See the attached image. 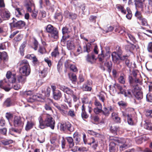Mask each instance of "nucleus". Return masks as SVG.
Wrapping results in <instances>:
<instances>
[{"label": "nucleus", "mask_w": 152, "mask_h": 152, "mask_svg": "<svg viewBox=\"0 0 152 152\" xmlns=\"http://www.w3.org/2000/svg\"><path fill=\"white\" fill-rule=\"evenodd\" d=\"M34 5L33 3L29 2H28L26 5V7L27 10V11L28 12H31V7Z\"/></svg>", "instance_id": "4c0bfd02"}, {"label": "nucleus", "mask_w": 152, "mask_h": 152, "mask_svg": "<svg viewBox=\"0 0 152 152\" xmlns=\"http://www.w3.org/2000/svg\"><path fill=\"white\" fill-rule=\"evenodd\" d=\"M7 57V53L6 52L0 53V59L5 61Z\"/></svg>", "instance_id": "f704fd0d"}, {"label": "nucleus", "mask_w": 152, "mask_h": 152, "mask_svg": "<svg viewBox=\"0 0 152 152\" xmlns=\"http://www.w3.org/2000/svg\"><path fill=\"white\" fill-rule=\"evenodd\" d=\"M110 56V54L108 52L105 53L102 52L101 53L98 55V58L100 63V67L104 71L105 70V68L103 66L102 64L106 62Z\"/></svg>", "instance_id": "7ed1b4c3"}, {"label": "nucleus", "mask_w": 152, "mask_h": 152, "mask_svg": "<svg viewBox=\"0 0 152 152\" xmlns=\"http://www.w3.org/2000/svg\"><path fill=\"white\" fill-rule=\"evenodd\" d=\"M86 105L85 107H87L88 108V111L89 113H91L92 111V104L91 102H90L89 103Z\"/></svg>", "instance_id": "8fccbe9b"}, {"label": "nucleus", "mask_w": 152, "mask_h": 152, "mask_svg": "<svg viewBox=\"0 0 152 152\" xmlns=\"http://www.w3.org/2000/svg\"><path fill=\"white\" fill-rule=\"evenodd\" d=\"M147 49L149 52L152 53V42L149 43L148 45Z\"/></svg>", "instance_id": "774afa93"}, {"label": "nucleus", "mask_w": 152, "mask_h": 152, "mask_svg": "<svg viewBox=\"0 0 152 152\" xmlns=\"http://www.w3.org/2000/svg\"><path fill=\"white\" fill-rule=\"evenodd\" d=\"M66 140L69 144V148L72 147L74 145V143L72 138L70 137H67Z\"/></svg>", "instance_id": "a878e982"}, {"label": "nucleus", "mask_w": 152, "mask_h": 152, "mask_svg": "<svg viewBox=\"0 0 152 152\" xmlns=\"http://www.w3.org/2000/svg\"><path fill=\"white\" fill-rule=\"evenodd\" d=\"M144 128L149 130L152 129V124L150 122H146L144 124Z\"/></svg>", "instance_id": "72a5a7b5"}, {"label": "nucleus", "mask_w": 152, "mask_h": 152, "mask_svg": "<svg viewBox=\"0 0 152 152\" xmlns=\"http://www.w3.org/2000/svg\"><path fill=\"white\" fill-rule=\"evenodd\" d=\"M7 79L11 83H15L16 81V76L15 74H12L10 71H8L6 74Z\"/></svg>", "instance_id": "6e6552de"}, {"label": "nucleus", "mask_w": 152, "mask_h": 152, "mask_svg": "<svg viewBox=\"0 0 152 152\" xmlns=\"http://www.w3.org/2000/svg\"><path fill=\"white\" fill-rule=\"evenodd\" d=\"M111 139L119 144V149L121 151L127 149L131 145V140L129 139L114 137Z\"/></svg>", "instance_id": "f257e3e1"}, {"label": "nucleus", "mask_w": 152, "mask_h": 152, "mask_svg": "<svg viewBox=\"0 0 152 152\" xmlns=\"http://www.w3.org/2000/svg\"><path fill=\"white\" fill-rule=\"evenodd\" d=\"M67 47L69 50H73L75 48V45L72 42H68L67 43Z\"/></svg>", "instance_id": "58836bf2"}, {"label": "nucleus", "mask_w": 152, "mask_h": 152, "mask_svg": "<svg viewBox=\"0 0 152 152\" xmlns=\"http://www.w3.org/2000/svg\"><path fill=\"white\" fill-rule=\"evenodd\" d=\"M91 101H89L87 97H84L82 100V102L83 103V105H85L89 103Z\"/></svg>", "instance_id": "4d7b16f0"}, {"label": "nucleus", "mask_w": 152, "mask_h": 152, "mask_svg": "<svg viewBox=\"0 0 152 152\" xmlns=\"http://www.w3.org/2000/svg\"><path fill=\"white\" fill-rule=\"evenodd\" d=\"M84 105H83L82 107V112L81 116L83 118H87L88 117V115L87 114L85 111V106Z\"/></svg>", "instance_id": "a211bd4d"}, {"label": "nucleus", "mask_w": 152, "mask_h": 152, "mask_svg": "<svg viewBox=\"0 0 152 152\" xmlns=\"http://www.w3.org/2000/svg\"><path fill=\"white\" fill-rule=\"evenodd\" d=\"M53 105L60 111L61 114L64 116H67L68 112L67 110L68 107L67 106L62 105L61 107L60 105L56 103H53Z\"/></svg>", "instance_id": "0eeeda50"}, {"label": "nucleus", "mask_w": 152, "mask_h": 152, "mask_svg": "<svg viewBox=\"0 0 152 152\" xmlns=\"http://www.w3.org/2000/svg\"><path fill=\"white\" fill-rule=\"evenodd\" d=\"M82 88L83 91H90L92 89L91 87L85 84L83 85Z\"/></svg>", "instance_id": "79ce46f5"}, {"label": "nucleus", "mask_w": 152, "mask_h": 152, "mask_svg": "<svg viewBox=\"0 0 152 152\" xmlns=\"http://www.w3.org/2000/svg\"><path fill=\"white\" fill-rule=\"evenodd\" d=\"M65 99H64V101L65 102L67 103L69 106V107H71L72 106L71 104V99L69 96H66L65 94Z\"/></svg>", "instance_id": "cd10ccee"}, {"label": "nucleus", "mask_w": 152, "mask_h": 152, "mask_svg": "<svg viewBox=\"0 0 152 152\" xmlns=\"http://www.w3.org/2000/svg\"><path fill=\"white\" fill-rule=\"evenodd\" d=\"M125 76L123 74H121L118 78V81L120 83L124 84L125 83Z\"/></svg>", "instance_id": "473e14b6"}, {"label": "nucleus", "mask_w": 152, "mask_h": 152, "mask_svg": "<svg viewBox=\"0 0 152 152\" xmlns=\"http://www.w3.org/2000/svg\"><path fill=\"white\" fill-rule=\"evenodd\" d=\"M25 25V23L23 21L19 20L15 23L14 25L15 27L20 28L23 27Z\"/></svg>", "instance_id": "dca6fc26"}, {"label": "nucleus", "mask_w": 152, "mask_h": 152, "mask_svg": "<svg viewBox=\"0 0 152 152\" xmlns=\"http://www.w3.org/2000/svg\"><path fill=\"white\" fill-rule=\"evenodd\" d=\"M135 15L139 20L141 19V18H142L141 13L138 11H137L135 13Z\"/></svg>", "instance_id": "69168bd1"}, {"label": "nucleus", "mask_w": 152, "mask_h": 152, "mask_svg": "<svg viewBox=\"0 0 152 152\" xmlns=\"http://www.w3.org/2000/svg\"><path fill=\"white\" fill-rule=\"evenodd\" d=\"M118 104L120 107H126L127 106L126 103L123 101L118 102Z\"/></svg>", "instance_id": "0e129e2a"}, {"label": "nucleus", "mask_w": 152, "mask_h": 152, "mask_svg": "<svg viewBox=\"0 0 152 152\" xmlns=\"http://www.w3.org/2000/svg\"><path fill=\"white\" fill-rule=\"evenodd\" d=\"M102 112L103 114L107 116H108L110 113L108 108H107L106 107H104L103 108V110H102Z\"/></svg>", "instance_id": "09e8293b"}, {"label": "nucleus", "mask_w": 152, "mask_h": 152, "mask_svg": "<svg viewBox=\"0 0 152 152\" xmlns=\"http://www.w3.org/2000/svg\"><path fill=\"white\" fill-rule=\"evenodd\" d=\"M146 99L147 101L150 102H152V94H148L146 95Z\"/></svg>", "instance_id": "e2e57ef3"}, {"label": "nucleus", "mask_w": 152, "mask_h": 152, "mask_svg": "<svg viewBox=\"0 0 152 152\" xmlns=\"http://www.w3.org/2000/svg\"><path fill=\"white\" fill-rule=\"evenodd\" d=\"M39 52L41 54H42L45 53L46 52V50L45 48L43 47H40L38 50Z\"/></svg>", "instance_id": "bf43d9fd"}, {"label": "nucleus", "mask_w": 152, "mask_h": 152, "mask_svg": "<svg viewBox=\"0 0 152 152\" xmlns=\"http://www.w3.org/2000/svg\"><path fill=\"white\" fill-rule=\"evenodd\" d=\"M134 1L136 9L140 8L141 10L145 12V4L144 6V3L139 2V1H137L136 0H134Z\"/></svg>", "instance_id": "9d476101"}, {"label": "nucleus", "mask_w": 152, "mask_h": 152, "mask_svg": "<svg viewBox=\"0 0 152 152\" xmlns=\"http://www.w3.org/2000/svg\"><path fill=\"white\" fill-rule=\"evenodd\" d=\"M119 55L116 53L115 52H113L112 54V57L113 61L114 62H116L119 59Z\"/></svg>", "instance_id": "5701e85b"}, {"label": "nucleus", "mask_w": 152, "mask_h": 152, "mask_svg": "<svg viewBox=\"0 0 152 152\" xmlns=\"http://www.w3.org/2000/svg\"><path fill=\"white\" fill-rule=\"evenodd\" d=\"M0 15L3 20H6L10 18L11 13L7 9H1L0 10Z\"/></svg>", "instance_id": "423d86ee"}, {"label": "nucleus", "mask_w": 152, "mask_h": 152, "mask_svg": "<svg viewBox=\"0 0 152 152\" xmlns=\"http://www.w3.org/2000/svg\"><path fill=\"white\" fill-rule=\"evenodd\" d=\"M127 119L129 124L130 125H133V122L132 118V115L131 114L130 115H128Z\"/></svg>", "instance_id": "864d4df0"}, {"label": "nucleus", "mask_w": 152, "mask_h": 152, "mask_svg": "<svg viewBox=\"0 0 152 152\" xmlns=\"http://www.w3.org/2000/svg\"><path fill=\"white\" fill-rule=\"evenodd\" d=\"M38 96L35 95H31L28 98V102H32L36 100H37V98Z\"/></svg>", "instance_id": "c9c22d12"}, {"label": "nucleus", "mask_w": 152, "mask_h": 152, "mask_svg": "<svg viewBox=\"0 0 152 152\" xmlns=\"http://www.w3.org/2000/svg\"><path fill=\"white\" fill-rule=\"evenodd\" d=\"M115 32L119 33L120 34H122L125 32L124 28L121 27H119L118 28L115 29Z\"/></svg>", "instance_id": "37998d69"}, {"label": "nucleus", "mask_w": 152, "mask_h": 152, "mask_svg": "<svg viewBox=\"0 0 152 152\" xmlns=\"http://www.w3.org/2000/svg\"><path fill=\"white\" fill-rule=\"evenodd\" d=\"M14 124L15 126H22L23 125V122L21 121L20 118L18 117H16L15 118Z\"/></svg>", "instance_id": "f8f14e48"}, {"label": "nucleus", "mask_w": 152, "mask_h": 152, "mask_svg": "<svg viewBox=\"0 0 152 152\" xmlns=\"http://www.w3.org/2000/svg\"><path fill=\"white\" fill-rule=\"evenodd\" d=\"M118 150L116 147L115 144L113 142H111L109 145V151L110 152H116Z\"/></svg>", "instance_id": "ddd939ff"}, {"label": "nucleus", "mask_w": 152, "mask_h": 152, "mask_svg": "<svg viewBox=\"0 0 152 152\" xmlns=\"http://www.w3.org/2000/svg\"><path fill=\"white\" fill-rule=\"evenodd\" d=\"M134 95L138 100L141 99L143 98L142 94V92L140 91H136L135 94L134 93Z\"/></svg>", "instance_id": "c85d7f7f"}, {"label": "nucleus", "mask_w": 152, "mask_h": 152, "mask_svg": "<svg viewBox=\"0 0 152 152\" xmlns=\"http://www.w3.org/2000/svg\"><path fill=\"white\" fill-rule=\"evenodd\" d=\"M67 116H69L72 118H73L75 116V114L74 111L71 110H69L68 112Z\"/></svg>", "instance_id": "3c124183"}, {"label": "nucleus", "mask_w": 152, "mask_h": 152, "mask_svg": "<svg viewBox=\"0 0 152 152\" xmlns=\"http://www.w3.org/2000/svg\"><path fill=\"white\" fill-rule=\"evenodd\" d=\"M46 13L45 11H40L39 14V19L41 20L42 18H45L46 16Z\"/></svg>", "instance_id": "a18cd8bd"}, {"label": "nucleus", "mask_w": 152, "mask_h": 152, "mask_svg": "<svg viewBox=\"0 0 152 152\" xmlns=\"http://www.w3.org/2000/svg\"><path fill=\"white\" fill-rule=\"evenodd\" d=\"M44 61L48 64L49 67H50L52 65L51 61L48 58H46L44 59Z\"/></svg>", "instance_id": "338daca9"}, {"label": "nucleus", "mask_w": 152, "mask_h": 152, "mask_svg": "<svg viewBox=\"0 0 152 152\" xmlns=\"http://www.w3.org/2000/svg\"><path fill=\"white\" fill-rule=\"evenodd\" d=\"M59 54V52L58 50V48L57 47H56L52 52L51 54V56L52 57H56V56H58Z\"/></svg>", "instance_id": "7c9ffc66"}, {"label": "nucleus", "mask_w": 152, "mask_h": 152, "mask_svg": "<svg viewBox=\"0 0 152 152\" xmlns=\"http://www.w3.org/2000/svg\"><path fill=\"white\" fill-rule=\"evenodd\" d=\"M134 94L130 90H128L125 91L123 94L126 97H128L130 98L132 97Z\"/></svg>", "instance_id": "b1692460"}, {"label": "nucleus", "mask_w": 152, "mask_h": 152, "mask_svg": "<svg viewBox=\"0 0 152 152\" xmlns=\"http://www.w3.org/2000/svg\"><path fill=\"white\" fill-rule=\"evenodd\" d=\"M125 35L127 39L129 38L134 43H135L136 42V41L135 37L131 34L130 33H125Z\"/></svg>", "instance_id": "4be33fe9"}, {"label": "nucleus", "mask_w": 152, "mask_h": 152, "mask_svg": "<svg viewBox=\"0 0 152 152\" xmlns=\"http://www.w3.org/2000/svg\"><path fill=\"white\" fill-rule=\"evenodd\" d=\"M102 107H95L94 109V113L96 114H98L102 112Z\"/></svg>", "instance_id": "2f4dec72"}, {"label": "nucleus", "mask_w": 152, "mask_h": 152, "mask_svg": "<svg viewBox=\"0 0 152 152\" xmlns=\"http://www.w3.org/2000/svg\"><path fill=\"white\" fill-rule=\"evenodd\" d=\"M77 133H75L73 134L74 138L75 141V143L76 145H77L80 141V139L79 137L77 136Z\"/></svg>", "instance_id": "49530a36"}, {"label": "nucleus", "mask_w": 152, "mask_h": 152, "mask_svg": "<svg viewBox=\"0 0 152 152\" xmlns=\"http://www.w3.org/2000/svg\"><path fill=\"white\" fill-rule=\"evenodd\" d=\"M148 4H145V12L147 13L152 12V0H148Z\"/></svg>", "instance_id": "1a4fd4ad"}, {"label": "nucleus", "mask_w": 152, "mask_h": 152, "mask_svg": "<svg viewBox=\"0 0 152 152\" xmlns=\"http://www.w3.org/2000/svg\"><path fill=\"white\" fill-rule=\"evenodd\" d=\"M19 64L23 66L20 69V73L23 75H28L30 73V70L28 61L26 60H23L19 62Z\"/></svg>", "instance_id": "f03ea898"}, {"label": "nucleus", "mask_w": 152, "mask_h": 152, "mask_svg": "<svg viewBox=\"0 0 152 152\" xmlns=\"http://www.w3.org/2000/svg\"><path fill=\"white\" fill-rule=\"evenodd\" d=\"M26 75H19L18 76L17 80L20 83L23 84L26 81Z\"/></svg>", "instance_id": "4468645a"}, {"label": "nucleus", "mask_w": 152, "mask_h": 152, "mask_svg": "<svg viewBox=\"0 0 152 152\" xmlns=\"http://www.w3.org/2000/svg\"><path fill=\"white\" fill-rule=\"evenodd\" d=\"M60 130L61 131H64L66 129V123H62L60 124Z\"/></svg>", "instance_id": "5fc2aeb1"}, {"label": "nucleus", "mask_w": 152, "mask_h": 152, "mask_svg": "<svg viewBox=\"0 0 152 152\" xmlns=\"http://www.w3.org/2000/svg\"><path fill=\"white\" fill-rule=\"evenodd\" d=\"M54 18L56 20L61 21L62 20L63 17L61 13V12L56 13L54 16Z\"/></svg>", "instance_id": "bb28decb"}, {"label": "nucleus", "mask_w": 152, "mask_h": 152, "mask_svg": "<svg viewBox=\"0 0 152 152\" xmlns=\"http://www.w3.org/2000/svg\"><path fill=\"white\" fill-rule=\"evenodd\" d=\"M46 31L50 34L51 36L54 39L58 37V32L56 29L50 24L48 25L46 28Z\"/></svg>", "instance_id": "20e7f679"}, {"label": "nucleus", "mask_w": 152, "mask_h": 152, "mask_svg": "<svg viewBox=\"0 0 152 152\" xmlns=\"http://www.w3.org/2000/svg\"><path fill=\"white\" fill-rule=\"evenodd\" d=\"M34 125V123L33 122L31 121H28L26 126V130L27 131L29 130L32 128Z\"/></svg>", "instance_id": "412c9836"}, {"label": "nucleus", "mask_w": 152, "mask_h": 152, "mask_svg": "<svg viewBox=\"0 0 152 152\" xmlns=\"http://www.w3.org/2000/svg\"><path fill=\"white\" fill-rule=\"evenodd\" d=\"M96 60L94 56L93 55H92L91 56H88L87 60L90 62L92 63L94 60Z\"/></svg>", "instance_id": "6e6d98bb"}, {"label": "nucleus", "mask_w": 152, "mask_h": 152, "mask_svg": "<svg viewBox=\"0 0 152 152\" xmlns=\"http://www.w3.org/2000/svg\"><path fill=\"white\" fill-rule=\"evenodd\" d=\"M54 98L56 100L59 99L62 96L61 94L60 91L56 90L55 92L53 93Z\"/></svg>", "instance_id": "2eb2a0df"}, {"label": "nucleus", "mask_w": 152, "mask_h": 152, "mask_svg": "<svg viewBox=\"0 0 152 152\" xmlns=\"http://www.w3.org/2000/svg\"><path fill=\"white\" fill-rule=\"evenodd\" d=\"M11 100L10 99H7L4 102V106L7 107H9L11 104Z\"/></svg>", "instance_id": "de8ad7c7"}, {"label": "nucleus", "mask_w": 152, "mask_h": 152, "mask_svg": "<svg viewBox=\"0 0 152 152\" xmlns=\"http://www.w3.org/2000/svg\"><path fill=\"white\" fill-rule=\"evenodd\" d=\"M45 118V119L46 125L47 126L50 127V128L53 129L55 124V121L51 115L48 114H46Z\"/></svg>", "instance_id": "39448f33"}, {"label": "nucleus", "mask_w": 152, "mask_h": 152, "mask_svg": "<svg viewBox=\"0 0 152 152\" xmlns=\"http://www.w3.org/2000/svg\"><path fill=\"white\" fill-rule=\"evenodd\" d=\"M91 44L90 43H88L87 44H86V45L83 47L84 51V52H86L88 53L90 52L91 49Z\"/></svg>", "instance_id": "393cba45"}, {"label": "nucleus", "mask_w": 152, "mask_h": 152, "mask_svg": "<svg viewBox=\"0 0 152 152\" xmlns=\"http://www.w3.org/2000/svg\"><path fill=\"white\" fill-rule=\"evenodd\" d=\"M47 73V70L46 69H44L40 72L39 76L42 77L44 78L45 77Z\"/></svg>", "instance_id": "ea45409f"}, {"label": "nucleus", "mask_w": 152, "mask_h": 152, "mask_svg": "<svg viewBox=\"0 0 152 152\" xmlns=\"http://www.w3.org/2000/svg\"><path fill=\"white\" fill-rule=\"evenodd\" d=\"M39 126L41 129H44L47 126L45 120L43 121L41 117H40L39 118Z\"/></svg>", "instance_id": "f3484780"}, {"label": "nucleus", "mask_w": 152, "mask_h": 152, "mask_svg": "<svg viewBox=\"0 0 152 152\" xmlns=\"http://www.w3.org/2000/svg\"><path fill=\"white\" fill-rule=\"evenodd\" d=\"M66 129L70 132L73 131V129H72L71 125L69 122H66Z\"/></svg>", "instance_id": "13d9d810"}, {"label": "nucleus", "mask_w": 152, "mask_h": 152, "mask_svg": "<svg viewBox=\"0 0 152 152\" xmlns=\"http://www.w3.org/2000/svg\"><path fill=\"white\" fill-rule=\"evenodd\" d=\"M50 88L49 87L47 88L46 91H42V92L45 93L46 94V96H49L50 94Z\"/></svg>", "instance_id": "680f3d73"}, {"label": "nucleus", "mask_w": 152, "mask_h": 152, "mask_svg": "<svg viewBox=\"0 0 152 152\" xmlns=\"http://www.w3.org/2000/svg\"><path fill=\"white\" fill-rule=\"evenodd\" d=\"M115 87L119 89L120 91V93H118V94L121 93L122 94H124L125 91H124L123 89L122 86H121L119 84H115Z\"/></svg>", "instance_id": "a19ab883"}, {"label": "nucleus", "mask_w": 152, "mask_h": 152, "mask_svg": "<svg viewBox=\"0 0 152 152\" xmlns=\"http://www.w3.org/2000/svg\"><path fill=\"white\" fill-rule=\"evenodd\" d=\"M140 20L141 21V24L142 26H146L148 25L147 22L145 19L142 17L141 19Z\"/></svg>", "instance_id": "052dcab7"}, {"label": "nucleus", "mask_w": 152, "mask_h": 152, "mask_svg": "<svg viewBox=\"0 0 152 152\" xmlns=\"http://www.w3.org/2000/svg\"><path fill=\"white\" fill-rule=\"evenodd\" d=\"M72 31V29L71 28H68L66 26L63 27L62 29V33L64 35L70 34Z\"/></svg>", "instance_id": "aec40b11"}, {"label": "nucleus", "mask_w": 152, "mask_h": 152, "mask_svg": "<svg viewBox=\"0 0 152 152\" xmlns=\"http://www.w3.org/2000/svg\"><path fill=\"white\" fill-rule=\"evenodd\" d=\"M59 88L64 92L68 94H72V90L64 86H59Z\"/></svg>", "instance_id": "9b49d317"}, {"label": "nucleus", "mask_w": 152, "mask_h": 152, "mask_svg": "<svg viewBox=\"0 0 152 152\" xmlns=\"http://www.w3.org/2000/svg\"><path fill=\"white\" fill-rule=\"evenodd\" d=\"M13 142L12 140H11L6 139L1 141L2 143L4 145H8Z\"/></svg>", "instance_id": "e433bc0d"}, {"label": "nucleus", "mask_w": 152, "mask_h": 152, "mask_svg": "<svg viewBox=\"0 0 152 152\" xmlns=\"http://www.w3.org/2000/svg\"><path fill=\"white\" fill-rule=\"evenodd\" d=\"M104 66H103L105 68L106 67L108 71L110 72L111 70L112 69V63L111 62H104ZM106 69L105 68V69Z\"/></svg>", "instance_id": "6ab92c4d"}, {"label": "nucleus", "mask_w": 152, "mask_h": 152, "mask_svg": "<svg viewBox=\"0 0 152 152\" xmlns=\"http://www.w3.org/2000/svg\"><path fill=\"white\" fill-rule=\"evenodd\" d=\"M112 118L116 122H119L120 120V118L118 117L117 113L113 112L112 113Z\"/></svg>", "instance_id": "c756f323"}, {"label": "nucleus", "mask_w": 152, "mask_h": 152, "mask_svg": "<svg viewBox=\"0 0 152 152\" xmlns=\"http://www.w3.org/2000/svg\"><path fill=\"white\" fill-rule=\"evenodd\" d=\"M127 10L128 13L126 15V17L128 19H130L132 16V12L129 8H127Z\"/></svg>", "instance_id": "603ef678"}, {"label": "nucleus", "mask_w": 152, "mask_h": 152, "mask_svg": "<svg viewBox=\"0 0 152 152\" xmlns=\"http://www.w3.org/2000/svg\"><path fill=\"white\" fill-rule=\"evenodd\" d=\"M110 130L111 132L114 134H116V132L118 130V127L114 126H111Z\"/></svg>", "instance_id": "c03bdc74"}]
</instances>
